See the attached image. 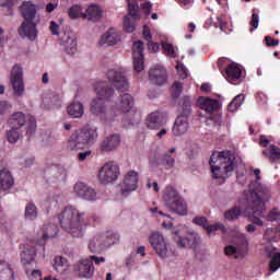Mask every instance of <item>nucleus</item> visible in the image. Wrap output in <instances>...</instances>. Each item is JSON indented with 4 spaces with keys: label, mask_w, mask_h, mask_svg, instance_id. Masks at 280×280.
<instances>
[{
    "label": "nucleus",
    "mask_w": 280,
    "mask_h": 280,
    "mask_svg": "<svg viewBox=\"0 0 280 280\" xmlns=\"http://www.w3.org/2000/svg\"><path fill=\"white\" fill-rule=\"evenodd\" d=\"M59 224L72 237H82L84 235V229H86L84 212L73 208V206H68L59 214Z\"/></svg>",
    "instance_id": "obj_1"
},
{
    "label": "nucleus",
    "mask_w": 280,
    "mask_h": 280,
    "mask_svg": "<svg viewBox=\"0 0 280 280\" xmlns=\"http://www.w3.org/2000/svg\"><path fill=\"white\" fill-rule=\"evenodd\" d=\"M209 163L212 178H229L235 170V154L231 151H215L210 156Z\"/></svg>",
    "instance_id": "obj_2"
},
{
    "label": "nucleus",
    "mask_w": 280,
    "mask_h": 280,
    "mask_svg": "<svg viewBox=\"0 0 280 280\" xmlns=\"http://www.w3.org/2000/svg\"><path fill=\"white\" fill-rule=\"evenodd\" d=\"M272 198V192L268 186L261 184V182H252L248 190L245 191V200L250 207H257L256 213L261 215L266 213V202H269Z\"/></svg>",
    "instance_id": "obj_3"
},
{
    "label": "nucleus",
    "mask_w": 280,
    "mask_h": 280,
    "mask_svg": "<svg viewBox=\"0 0 280 280\" xmlns=\"http://www.w3.org/2000/svg\"><path fill=\"white\" fill-rule=\"evenodd\" d=\"M163 201L171 213L176 215H187V202L180 196L178 190L172 186H166L164 189Z\"/></svg>",
    "instance_id": "obj_4"
},
{
    "label": "nucleus",
    "mask_w": 280,
    "mask_h": 280,
    "mask_svg": "<svg viewBox=\"0 0 280 280\" xmlns=\"http://www.w3.org/2000/svg\"><path fill=\"white\" fill-rule=\"evenodd\" d=\"M98 97L94 98L91 103L92 115H104L106 113L105 100L113 97V89L108 88V83L101 81L94 86Z\"/></svg>",
    "instance_id": "obj_5"
},
{
    "label": "nucleus",
    "mask_w": 280,
    "mask_h": 280,
    "mask_svg": "<svg viewBox=\"0 0 280 280\" xmlns=\"http://www.w3.org/2000/svg\"><path fill=\"white\" fill-rule=\"evenodd\" d=\"M119 174V166L115 162H107L100 168L97 178L102 185H108L115 183Z\"/></svg>",
    "instance_id": "obj_6"
},
{
    "label": "nucleus",
    "mask_w": 280,
    "mask_h": 280,
    "mask_svg": "<svg viewBox=\"0 0 280 280\" xmlns=\"http://www.w3.org/2000/svg\"><path fill=\"white\" fill-rule=\"evenodd\" d=\"M174 235L178 248H198L200 246V235L196 232H190L184 237L183 232L177 230Z\"/></svg>",
    "instance_id": "obj_7"
},
{
    "label": "nucleus",
    "mask_w": 280,
    "mask_h": 280,
    "mask_svg": "<svg viewBox=\"0 0 280 280\" xmlns=\"http://www.w3.org/2000/svg\"><path fill=\"white\" fill-rule=\"evenodd\" d=\"M128 15L122 21V27L125 32L128 34H132L137 26L135 25V21H139L140 16L137 10H139V2L135 0H128Z\"/></svg>",
    "instance_id": "obj_8"
},
{
    "label": "nucleus",
    "mask_w": 280,
    "mask_h": 280,
    "mask_svg": "<svg viewBox=\"0 0 280 280\" xmlns=\"http://www.w3.org/2000/svg\"><path fill=\"white\" fill-rule=\"evenodd\" d=\"M149 242L153 250L156 253L158 256H160L161 259H167V256L170 255V249H167L165 236H163L159 232H155L151 234Z\"/></svg>",
    "instance_id": "obj_9"
},
{
    "label": "nucleus",
    "mask_w": 280,
    "mask_h": 280,
    "mask_svg": "<svg viewBox=\"0 0 280 280\" xmlns=\"http://www.w3.org/2000/svg\"><path fill=\"white\" fill-rule=\"evenodd\" d=\"M139 187V173L136 171H129L121 184H120V194L122 196H129V194H132V191H137V188Z\"/></svg>",
    "instance_id": "obj_10"
},
{
    "label": "nucleus",
    "mask_w": 280,
    "mask_h": 280,
    "mask_svg": "<svg viewBox=\"0 0 280 280\" xmlns=\"http://www.w3.org/2000/svg\"><path fill=\"white\" fill-rule=\"evenodd\" d=\"M107 79L117 91H126L128 89V79H126V74H124V69L121 68L109 69Z\"/></svg>",
    "instance_id": "obj_11"
},
{
    "label": "nucleus",
    "mask_w": 280,
    "mask_h": 280,
    "mask_svg": "<svg viewBox=\"0 0 280 280\" xmlns=\"http://www.w3.org/2000/svg\"><path fill=\"white\" fill-rule=\"evenodd\" d=\"M11 85L13 94L16 97H21L25 93V83L23 82V69L19 66H14L11 70Z\"/></svg>",
    "instance_id": "obj_12"
},
{
    "label": "nucleus",
    "mask_w": 280,
    "mask_h": 280,
    "mask_svg": "<svg viewBox=\"0 0 280 280\" xmlns=\"http://www.w3.org/2000/svg\"><path fill=\"white\" fill-rule=\"evenodd\" d=\"M59 43L65 51L73 55L78 51V36L73 31H66L59 37Z\"/></svg>",
    "instance_id": "obj_13"
},
{
    "label": "nucleus",
    "mask_w": 280,
    "mask_h": 280,
    "mask_svg": "<svg viewBox=\"0 0 280 280\" xmlns=\"http://www.w3.org/2000/svg\"><path fill=\"white\" fill-rule=\"evenodd\" d=\"M149 82L155 86H163L167 82V70L161 65H155L149 70Z\"/></svg>",
    "instance_id": "obj_14"
},
{
    "label": "nucleus",
    "mask_w": 280,
    "mask_h": 280,
    "mask_svg": "<svg viewBox=\"0 0 280 280\" xmlns=\"http://www.w3.org/2000/svg\"><path fill=\"white\" fill-rule=\"evenodd\" d=\"M18 34L21 38H27V40H36L38 36L36 22L23 21L21 26L18 28Z\"/></svg>",
    "instance_id": "obj_15"
},
{
    "label": "nucleus",
    "mask_w": 280,
    "mask_h": 280,
    "mask_svg": "<svg viewBox=\"0 0 280 280\" xmlns=\"http://www.w3.org/2000/svg\"><path fill=\"white\" fill-rule=\"evenodd\" d=\"M121 145V136L119 133H112L106 136L100 143L101 152H115Z\"/></svg>",
    "instance_id": "obj_16"
},
{
    "label": "nucleus",
    "mask_w": 280,
    "mask_h": 280,
    "mask_svg": "<svg viewBox=\"0 0 280 280\" xmlns=\"http://www.w3.org/2000/svg\"><path fill=\"white\" fill-rule=\"evenodd\" d=\"M165 124V117H163V114L159 110L150 113L144 120V125L149 130H159V128H163Z\"/></svg>",
    "instance_id": "obj_17"
},
{
    "label": "nucleus",
    "mask_w": 280,
    "mask_h": 280,
    "mask_svg": "<svg viewBox=\"0 0 280 280\" xmlns=\"http://www.w3.org/2000/svg\"><path fill=\"white\" fill-rule=\"evenodd\" d=\"M79 133L82 136L83 141L88 145H93L97 141L100 133L97 132V126L95 125H86L82 129L78 130Z\"/></svg>",
    "instance_id": "obj_18"
},
{
    "label": "nucleus",
    "mask_w": 280,
    "mask_h": 280,
    "mask_svg": "<svg viewBox=\"0 0 280 280\" xmlns=\"http://www.w3.org/2000/svg\"><path fill=\"white\" fill-rule=\"evenodd\" d=\"M84 148H89L84 138L78 130L74 131L68 139L67 149L70 150V152H78V150H84Z\"/></svg>",
    "instance_id": "obj_19"
},
{
    "label": "nucleus",
    "mask_w": 280,
    "mask_h": 280,
    "mask_svg": "<svg viewBox=\"0 0 280 280\" xmlns=\"http://www.w3.org/2000/svg\"><path fill=\"white\" fill-rule=\"evenodd\" d=\"M75 272H78L79 277L82 279H91L95 273V267L93 266V261L89 259H83L79 261L75 266Z\"/></svg>",
    "instance_id": "obj_20"
},
{
    "label": "nucleus",
    "mask_w": 280,
    "mask_h": 280,
    "mask_svg": "<svg viewBox=\"0 0 280 280\" xmlns=\"http://www.w3.org/2000/svg\"><path fill=\"white\" fill-rule=\"evenodd\" d=\"M121 40V34L115 28H109L100 39V45L113 47Z\"/></svg>",
    "instance_id": "obj_21"
},
{
    "label": "nucleus",
    "mask_w": 280,
    "mask_h": 280,
    "mask_svg": "<svg viewBox=\"0 0 280 280\" xmlns=\"http://www.w3.org/2000/svg\"><path fill=\"white\" fill-rule=\"evenodd\" d=\"M187 130H189V117L186 115L177 116L173 126V135L175 137H180V135H185Z\"/></svg>",
    "instance_id": "obj_22"
},
{
    "label": "nucleus",
    "mask_w": 280,
    "mask_h": 280,
    "mask_svg": "<svg viewBox=\"0 0 280 280\" xmlns=\"http://www.w3.org/2000/svg\"><path fill=\"white\" fill-rule=\"evenodd\" d=\"M198 104L202 110L206 113H215L220 108V102L218 100L200 96L198 98Z\"/></svg>",
    "instance_id": "obj_23"
},
{
    "label": "nucleus",
    "mask_w": 280,
    "mask_h": 280,
    "mask_svg": "<svg viewBox=\"0 0 280 280\" xmlns=\"http://www.w3.org/2000/svg\"><path fill=\"white\" fill-rule=\"evenodd\" d=\"M14 186V177L8 170L0 171V191H8Z\"/></svg>",
    "instance_id": "obj_24"
},
{
    "label": "nucleus",
    "mask_w": 280,
    "mask_h": 280,
    "mask_svg": "<svg viewBox=\"0 0 280 280\" xmlns=\"http://www.w3.org/2000/svg\"><path fill=\"white\" fill-rule=\"evenodd\" d=\"M0 280H16L14 267L4 260L0 261Z\"/></svg>",
    "instance_id": "obj_25"
},
{
    "label": "nucleus",
    "mask_w": 280,
    "mask_h": 280,
    "mask_svg": "<svg viewBox=\"0 0 280 280\" xmlns=\"http://www.w3.org/2000/svg\"><path fill=\"white\" fill-rule=\"evenodd\" d=\"M26 122L27 117H25L23 112L13 113L8 120L10 128H18L20 130L23 128V126H25Z\"/></svg>",
    "instance_id": "obj_26"
},
{
    "label": "nucleus",
    "mask_w": 280,
    "mask_h": 280,
    "mask_svg": "<svg viewBox=\"0 0 280 280\" xmlns=\"http://www.w3.org/2000/svg\"><path fill=\"white\" fill-rule=\"evenodd\" d=\"M21 14L24 21L34 22L36 19V5L32 2H24L21 5Z\"/></svg>",
    "instance_id": "obj_27"
},
{
    "label": "nucleus",
    "mask_w": 280,
    "mask_h": 280,
    "mask_svg": "<svg viewBox=\"0 0 280 280\" xmlns=\"http://www.w3.org/2000/svg\"><path fill=\"white\" fill-rule=\"evenodd\" d=\"M36 258V247L26 245L21 254V261L24 266H30L36 264L34 260Z\"/></svg>",
    "instance_id": "obj_28"
},
{
    "label": "nucleus",
    "mask_w": 280,
    "mask_h": 280,
    "mask_svg": "<svg viewBox=\"0 0 280 280\" xmlns=\"http://www.w3.org/2000/svg\"><path fill=\"white\" fill-rule=\"evenodd\" d=\"M132 106H135V100L130 94H122L117 103V107L121 113H130L132 110Z\"/></svg>",
    "instance_id": "obj_29"
},
{
    "label": "nucleus",
    "mask_w": 280,
    "mask_h": 280,
    "mask_svg": "<svg viewBox=\"0 0 280 280\" xmlns=\"http://www.w3.org/2000/svg\"><path fill=\"white\" fill-rule=\"evenodd\" d=\"M56 235H58V226L48 225L46 230L38 235L35 244H39V246H45V242H47L48 237H56Z\"/></svg>",
    "instance_id": "obj_30"
},
{
    "label": "nucleus",
    "mask_w": 280,
    "mask_h": 280,
    "mask_svg": "<svg viewBox=\"0 0 280 280\" xmlns=\"http://www.w3.org/2000/svg\"><path fill=\"white\" fill-rule=\"evenodd\" d=\"M262 155L270 163H280V148L275 144H270L267 149L262 150Z\"/></svg>",
    "instance_id": "obj_31"
},
{
    "label": "nucleus",
    "mask_w": 280,
    "mask_h": 280,
    "mask_svg": "<svg viewBox=\"0 0 280 280\" xmlns=\"http://www.w3.org/2000/svg\"><path fill=\"white\" fill-rule=\"evenodd\" d=\"M176 152V148L170 149L168 152L164 153L158 162H152L154 165H166V167H174L176 165V159L172 155Z\"/></svg>",
    "instance_id": "obj_32"
},
{
    "label": "nucleus",
    "mask_w": 280,
    "mask_h": 280,
    "mask_svg": "<svg viewBox=\"0 0 280 280\" xmlns=\"http://www.w3.org/2000/svg\"><path fill=\"white\" fill-rule=\"evenodd\" d=\"M68 115L74 117V119H80L84 115V105L80 102L71 103L67 108Z\"/></svg>",
    "instance_id": "obj_33"
},
{
    "label": "nucleus",
    "mask_w": 280,
    "mask_h": 280,
    "mask_svg": "<svg viewBox=\"0 0 280 280\" xmlns=\"http://www.w3.org/2000/svg\"><path fill=\"white\" fill-rule=\"evenodd\" d=\"M104 248L105 247L101 235H96L90 241L89 250L91 253H102Z\"/></svg>",
    "instance_id": "obj_34"
},
{
    "label": "nucleus",
    "mask_w": 280,
    "mask_h": 280,
    "mask_svg": "<svg viewBox=\"0 0 280 280\" xmlns=\"http://www.w3.org/2000/svg\"><path fill=\"white\" fill-rule=\"evenodd\" d=\"M85 19H89V21H97L102 19V9L95 4L90 5L85 12Z\"/></svg>",
    "instance_id": "obj_35"
},
{
    "label": "nucleus",
    "mask_w": 280,
    "mask_h": 280,
    "mask_svg": "<svg viewBox=\"0 0 280 280\" xmlns=\"http://www.w3.org/2000/svg\"><path fill=\"white\" fill-rule=\"evenodd\" d=\"M101 240L104 248H108L109 246H113V244H117L119 236L113 232H107L106 234L101 235Z\"/></svg>",
    "instance_id": "obj_36"
},
{
    "label": "nucleus",
    "mask_w": 280,
    "mask_h": 280,
    "mask_svg": "<svg viewBox=\"0 0 280 280\" xmlns=\"http://www.w3.org/2000/svg\"><path fill=\"white\" fill-rule=\"evenodd\" d=\"M226 75L229 80H240L242 78V70L237 65L231 63L226 68Z\"/></svg>",
    "instance_id": "obj_37"
},
{
    "label": "nucleus",
    "mask_w": 280,
    "mask_h": 280,
    "mask_svg": "<svg viewBox=\"0 0 280 280\" xmlns=\"http://www.w3.org/2000/svg\"><path fill=\"white\" fill-rule=\"evenodd\" d=\"M24 217L26 220H36L38 218V208L34 202L26 203Z\"/></svg>",
    "instance_id": "obj_38"
},
{
    "label": "nucleus",
    "mask_w": 280,
    "mask_h": 280,
    "mask_svg": "<svg viewBox=\"0 0 280 280\" xmlns=\"http://www.w3.org/2000/svg\"><path fill=\"white\" fill-rule=\"evenodd\" d=\"M69 267V260L67 258L59 256L55 258L54 268L57 272H65Z\"/></svg>",
    "instance_id": "obj_39"
},
{
    "label": "nucleus",
    "mask_w": 280,
    "mask_h": 280,
    "mask_svg": "<svg viewBox=\"0 0 280 280\" xmlns=\"http://www.w3.org/2000/svg\"><path fill=\"white\" fill-rule=\"evenodd\" d=\"M244 100H245L244 94L236 95L233 98V101L228 105V110L230 113H235V110H237V108H240V106H242V104H244Z\"/></svg>",
    "instance_id": "obj_40"
},
{
    "label": "nucleus",
    "mask_w": 280,
    "mask_h": 280,
    "mask_svg": "<svg viewBox=\"0 0 280 280\" xmlns=\"http://www.w3.org/2000/svg\"><path fill=\"white\" fill-rule=\"evenodd\" d=\"M125 121H128L131 124V126H135V124H139V121H141V114L135 109H131L125 115Z\"/></svg>",
    "instance_id": "obj_41"
},
{
    "label": "nucleus",
    "mask_w": 280,
    "mask_h": 280,
    "mask_svg": "<svg viewBox=\"0 0 280 280\" xmlns=\"http://www.w3.org/2000/svg\"><path fill=\"white\" fill-rule=\"evenodd\" d=\"M73 190H74V194H77V196L79 198H82L84 196L85 191H88V192L90 191V194H92L91 186H89L82 182L77 183L73 187Z\"/></svg>",
    "instance_id": "obj_42"
},
{
    "label": "nucleus",
    "mask_w": 280,
    "mask_h": 280,
    "mask_svg": "<svg viewBox=\"0 0 280 280\" xmlns=\"http://www.w3.org/2000/svg\"><path fill=\"white\" fill-rule=\"evenodd\" d=\"M11 129L7 132V139L9 143H16L21 138V129L16 127H10Z\"/></svg>",
    "instance_id": "obj_43"
},
{
    "label": "nucleus",
    "mask_w": 280,
    "mask_h": 280,
    "mask_svg": "<svg viewBox=\"0 0 280 280\" xmlns=\"http://www.w3.org/2000/svg\"><path fill=\"white\" fill-rule=\"evenodd\" d=\"M180 108V115H185L186 117H189L191 115V100L188 96H185L182 100Z\"/></svg>",
    "instance_id": "obj_44"
},
{
    "label": "nucleus",
    "mask_w": 280,
    "mask_h": 280,
    "mask_svg": "<svg viewBox=\"0 0 280 280\" xmlns=\"http://www.w3.org/2000/svg\"><path fill=\"white\" fill-rule=\"evenodd\" d=\"M242 215V210L237 207H234L224 213L225 220H229L230 222H233V220H237Z\"/></svg>",
    "instance_id": "obj_45"
},
{
    "label": "nucleus",
    "mask_w": 280,
    "mask_h": 280,
    "mask_svg": "<svg viewBox=\"0 0 280 280\" xmlns=\"http://www.w3.org/2000/svg\"><path fill=\"white\" fill-rule=\"evenodd\" d=\"M133 69L137 73H141L145 69V62L143 60V55L133 56Z\"/></svg>",
    "instance_id": "obj_46"
},
{
    "label": "nucleus",
    "mask_w": 280,
    "mask_h": 280,
    "mask_svg": "<svg viewBox=\"0 0 280 280\" xmlns=\"http://www.w3.org/2000/svg\"><path fill=\"white\" fill-rule=\"evenodd\" d=\"M206 231L208 233V235H211V233H214V231H221L222 233L226 234V226H224V224L222 223H215L210 225L208 223V225L206 226Z\"/></svg>",
    "instance_id": "obj_47"
},
{
    "label": "nucleus",
    "mask_w": 280,
    "mask_h": 280,
    "mask_svg": "<svg viewBox=\"0 0 280 280\" xmlns=\"http://www.w3.org/2000/svg\"><path fill=\"white\" fill-rule=\"evenodd\" d=\"M254 212L253 215L249 218L250 222H253V224H256L257 226H264V221L259 218H264V213L259 214L257 213V209H259L258 207H253Z\"/></svg>",
    "instance_id": "obj_48"
},
{
    "label": "nucleus",
    "mask_w": 280,
    "mask_h": 280,
    "mask_svg": "<svg viewBox=\"0 0 280 280\" xmlns=\"http://www.w3.org/2000/svg\"><path fill=\"white\" fill-rule=\"evenodd\" d=\"M162 49L170 58H176V49H174L172 44L167 42L162 43Z\"/></svg>",
    "instance_id": "obj_49"
},
{
    "label": "nucleus",
    "mask_w": 280,
    "mask_h": 280,
    "mask_svg": "<svg viewBox=\"0 0 280 280\" xmlns=\"http://www.w3.org/2000/svg\"><path fill=\"white\" fill-rule=\"evenodd\" d=\"M278 268H280V253L273 255L269 262L270 272H277Z\"/></svg>",
    "instance_id": "obj_50"
},
{
    "label": "nucleus",
    "mask_w": 280,
    "mask_h": 280,
    "mask_svg": "<svg viewBox=\"0 0 280 280\" xmlns=\"http://www.w3.org/2000/svg\"><path fill=\"white\" fill-rule=\"evenodd\" d=\"M34 155L23 154L20 159V162L24 167H32V165H34Z\"/></svg>",
    "instance_id": "obj_51"
},
{
    "label": "nucleus",
    "mask_w": 280,
    "mask_h": 280,
    "mask_svg": "<svg viewBox=\"0 0 280 280\" xmlns=\"http://www.w3.org/2000/svg\"><path fill=\"white\" fill-rule=\"evenodd\" d=\"M267 220L269 222H278L280 220V211L279 208H272L267 215Z\"/></svg>",
    "instance_id": "obj_52"
},
{
    "label": "nucleus",
    "mask_w": 280,
    "mask_h": 280,
    "mask_svg": "<svg viewBox=\"0 0 280 280\" xmlns=\"http://www.w3.org/2000/svg\"><path fill=\"white\" fill-rule=\"evenodd\" d=\"M12 110V104L8 101H0V116L8 115Z\"/></svg>",
    "instance_id": "obj_53"
},
{
    "label": "nucleus",
    "mask_w": 280,
    "mask_h": 280,
    "mask_svg": "<svg viewBox=\"0 0 280 280\" xmlns=\"http://www.w3.org/2000/svg\"><path fill=\"white\" fill-rule=\"evenodd\" d=\"M173 97H180L183 93V84L180 82H175L171 89Z\"/></svg>",
    "instance_id": "obj_54"
},
{
    "label": "nucleus",
    "mask_w": 280,
    "mask_h": 280,
    "mask_svg": "<svg viewBox=\"0 0 280 280\" xmlns=\"http://www.w3.org/2000/svg\"><path fill=\"white\" fill-rule=\"evenodd\" d=\"M70 19H79V16H82V7L74 5L69 11Z\"/></svg>",
    "instance_id": "obj_55"
},
{
    "label": "nucleus",
    "mask_w": 280,
    "mask_h": 280,
    "mask_svg": "<svg viewBox=\"0 0 280 280\" xmlns=\"http://www.w3.org/2000/svg\"><path fill=\"white\" fill-rule=\"evenodd\" d=\"M81 198H82V200L95 202V200H97V192H95V189L92 188V192L85 191V194H83V197H81Z\"/></svg>",
    "instance_id": "obj_56"
},
{
    "label": "nucleus",
    "mask_w": 280,
    "mask_h": 280,
    "mask_svg": "<svg viewBox=\"0 0 280 280\" xmlns=\"http://www.w3.org/2000/svg\"><path fill=\"white\" fill-rule=\"evenodd\" d=\"M133 56H143V42H136L132 46Z\"/></svg>",
    "instance_id": "obj_57"
},
{
    "label": "nucleus",
    "mask_w": 280,
    "mask_h": 280,
    "mask_svg": "<svg viewBox=\"0 0 280 280\" xmlns=\"http://www.w3.org/2000/svg\"><path fill=\"white\" fill-rule=\"evenodd\" d=\"M194 224H197L198 226H202V229H207L209 221H207V218L205 217H196L192 219Z\"/></svg>",
    "instance_id": "obj_58"
},
{
    "label": "nucleus",
    "mask_w": 280,
    "mask_h": 280,
    "mask_svg": "<svg viewBox=\"0 0 280 280\" xmlns=\"http://www.w3.org/2000/svg\"><path fill=\"white\" fill-rule=\"evenodd\" d=\"M224 254L228 257H237V248L233 245H228L224 248Z\"/></svg>",
    "instance_id": "obj_59"
},
{
    "label": "nucleus",
    "mask_w": 280,
    "mask_h": 280,
    "mask_svg": "<svg viewBox=\"0 0 280 280\" xmlns=\"http://www.w3.org/2000/svg\"><path fill=\"white\" fill-rule=\"evenodd\" d=\"M176 70L182 80L187 79V69H185V66H183V63H178L176 66Z\"/></svg>",
    "instance_id": "obj_60"
},
{
    "label": "nucleus",
    "mask_w": 280,
    "mask_h": 280,
    "mask_svg": "<svg viewBox=\"0 0 280 280\" xmlns=\"http://www.w3.org/2000/svg\"><path fill=\"white\" fill-rule=\"evenodd\" d=\"M49 28L52 36H60V25H58V23H56L55 21H51Z\"/></svg>",
    "instance_id": "obj_61"
},
{
    "label": "nucleus",
    "mask_w": 280,
    "mask_h": 280,
    "mask_svg": "<svg viewBox=\"0 0 280 280\" xmlns=\"http://www.w3.org/2000/svg\"><path fill=\"white\" fill-rule=\"evenodd\" d=\"M275 229L272 228H268L266 231H265V240H267V242H271V240H275Z\"/></svg>",
    "instance_id": "obj_62"
},
{
    "label": "nucleus",
    "mask_w": 280,
    "mask_h": 280,
    "mask_svg": "<svg viewBox=\"0 0 280 280\" xmlns=\"http://www.w3.org/2000/svg\"><path fill=\"white\" fill-rule=\"evenodd\" d=\"M265 42L267 47H277L279 45V39H275L271 36H266Z\"/></svg>",
    "instance_id": "obj_63"
},
{
    "label": "nucleus",
    "mask_w": 280,
    "mask_h": 280,
    "mask_svg": "<svg viewBox=\"0 0 280 280\" xmlns=\"http://www.w3.org/2000/svg\"><path fill=\"white\" fill-rule=\"evenodd\" d=\"M236 242L242 246H246V244H248V241L246 240V235L240 232L236 233Z\"/></svg>",
    "instance_id": "obj_64"
}]
</instances>
